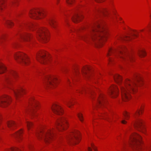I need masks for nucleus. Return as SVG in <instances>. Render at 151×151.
I'll list each match as a JSON object with an SVG mask.
<instances>
[{
	"mask_svg": "<svg viewBox=\"0 0 151 151\" xmlns=\"http://www.w3.org/2000/svg\"><path fill=\"white\" fill-rule=\"evenodd\" d=\"M100 22H97L92 27L91 29L87 34L80 36L86 42L93 41L95 44L101 43L107 37L106 32L103 28Z\"/></svg>",
	"mask_w": 151,
	"mask_h": 151,
	"instance_id": "obj_1",
	"label": "nucleus"
},
{
	"mask_svg": "<svg viewBox=\"0 0 151 151\" xmlns=\"http://www.w3.org/2000/svg\"><path fill=\"white\" fill-rule=\"evenodd\" d=\"M132 79V80L129 79H127L126 80L124 83L125 88L123 86H120L122 99L124 101H126L130 98V95L127 91L130 93L136 91V88L137 86L136 82L140 83H141V81H140L141 80L140 77L138 76L137 74L134 75Z\"/></svg>",
	"mask_w": 151,
	"mask_h": 151,
	"instance_id": "obj_2",
	"label": "nucleus"
},
{
	"mask_svg": "<svg viewBox=\"0 0 151 151\" xmlns=\"http://www.w3.org/2000/svg\"><path fill=\"white\" fill-rule=\"evenodd\" d=\"M55 132L54 129L47 131L41 129L37 132L36 135L39 139L44 140L46 143H49L54 139Z\"/></svg>",
	"mask_w": 151,
	"mask_h": 151,
	"instance_id": "obj_3",
	"label": "nucleus"
},
{
	"mask_svg": "<svg viewBox=\"0 0 151 151\" xmlns=\"http://www.w3.org/2000/svg\"><path fill=\"white\" fill-rule=\"evenodd\" d=\"M115 53H116L120 58L125 61L129 60L131 61L133 58L132 55H129L127 52V49L124 47H121L118 50L110 49L109 50L108 56H109L111 54Z\"/></svg>",
	"mask_w": 151,
	"mask_h": 151,
	"instance_id": "obj_4",
	"label": "nucleus"
},
{
	"mask_svg": "<svg viewBox=\"0 0 151 151\" xmlns=\"http://www.w3.org/2000/svg\"><path fill=\"white\" fill-rule=\"evenodd\" d=\"M141 137L139 134H133L130 137V145L133 151H140L139 145L142 143Z\"/></svg>",
	"mask_w": 151,
	"mask_h": 151,
	"instance_id": "obj_5",
	"label": "nucleus"
},
{
	"mask_svg": "<svg viewBox=\"0 0 151 151\" xmlns=\"http://www.w3.org/2000/svg\"><path fill=\"white\" fill-rule=\"evenodd\" d=\"M66 138L68 143L73 145L78 143L81 140L80 133L77 130L69 133Z\"/></svg>",
	"mask_w": 151,
	"mask_h": 151,
	"instance_id": "obj_6",
	"label": "nucleus"
},
{
	"mask_svg": "<svg viewBox=\"0 0 151 151\" xmlns=\"http://www.w3.org/2000/svg\"><path fill=\"white\" fill-rule=\"evenodd\" d=\"M37 38L43 42H46L48 40V31L45 28H41L37 31Z\"/></svg>",
	"mask_w": 151,
	"mask_h": 151,
	"instance_id": "obj_7",
	"label": "nucleus"
},
{
	"mask_svg": "<svg viewBox=\"0 0 151 151\" xmlns=\"http://www.w3.org/2000/svg\"><path fill=\"white\" fill-rule=\"evenodd\" d=\"M14 58L19 63L27 65L29 62V60L27 56L24 53L18 52L14 55Z\"/></svg>",
	"mask_w": 151,
	"mask_h": 151,
	"instance_id": "obj_8",
	"label": "nucleus"
},
{
	"mask_svg": "<svg viewBox=\"0 0 151 151\" xmlns=\"http://www.w3.org/2000/svg\"><path fill=\"white\" fill-rule=\"evenodd\" d=\"M58 82V80L56 77L54 76H47L45 77L44 83L46 87H54Z\"/></svg>",
	"mask_w": 151,
	"mask_h": 151,
	"instance_id": "obj_9",
	"label": "nucleus"
},
{
	"mask_svg": "<svg viewBox=\"0 0 151 151\" xmlns=\"http://www.w3.org/2000/svg\"><path fill=\"white\" fill-rule=\"evenodd\" d=\"M68 124L67 120L64 117L60 118L56 121V126L57 129L60 131L65 130L67 128Z\"/></svg>",
	"mask_w": 151,
	"mask_h": 151,
	"instance_id": "obj_10",
	"label": "nucleus"
},
{
	"mask_svg": "<svg viewBox=\"0 0 151 151\" xmlns=\"http://www.w3.org/2000/svg\"><path fill=\"white\" fill-rule=\"evenodd\" d=\"M45 12L42 10L33 9L29 12L30 17L34 19L41 18L45 16Z\"/></svg>",
	"mask_w": 151,
	"mask_h": 151,
	"instance_id": "obj_11",
	"label": "nucleus"
},
{
	"mask_svg": "<svg viewBox=\"0 0 151 151\" xmlns=\"http://www.w3.org/2000/svg\"><path fill=\"white\" fill-rule=\"evenodd\" d=\"M30 106L27 110V112L32 116H36L35 108L38 106L37 102L32 98L29 101Z\"/></svg>",
	"mask_w": 151,
	"mask_h": 151,
	"instance_id": "obj_12",
	"label": "nucleus"
},
{
	"mask_svg": "<svg viewBox=\"0 0 151 151\" xmlns=\"http://www.w3.org/2000/svg\"><path fill=\"white\" fill-rule=\"evenodd\" d=\"M11 101V99L9 96L4 95L0 98V106L5 107L10 104Z\"/></svg>",
	"mask_w": 151,
	"mask_h": 151,
	"instance_id": "obj_13",
	"label": "nucleus"
},
{
	"mask_svg": "<svg viewBox=\"0 0 151 151\" xmlns=\"http://www.w3.org/2000/svg\"><path fill=\"white\" fill-rule=\"evenodd\" d=\"M17 76V73L16 72L12 71L9 74L6 76L4 78V80L8 83L11 84L12 82L13 81V77L16 79Z\"/></svg>",
	"mask_w": 151,
	"mask_h": 151,
	"instance_id": "obj_14",
	"label": "nucleus"
},
{
	"mask_svg": "<svg viewBox=\"0 0 151 151\" xmlns=\"http://www.w3.org/2000/svg\"><path fill=\"white\" fill-rule=\"evenodd\" d=\"M36 58L37 60L42 63L45 64L48 62V60L46 59L45 53L44 51H40L37 54Z\"/></svg>",
	"mask_w": 151,
	"mask_h": 151,
	"instance_id": "obj_15",
	"label": "nucleus"
},
{
	"mask_svg": "<svg viewBox=\"0 0 151 151\" xmlns=\"http://www.w3.org/2000/svg\"><path fill=\"white\" fill-rule=\"evenodd\" d=\"M53 112L57 115H60L63 114V110L61 106L57 104H54L51 107Z\"/></svg>",
	"mask_w": 151,
	"mask_h": 151,
	"instance_id": "obj_16",
	"label": "nucleus"
},
{
	"mask_svg": "<svg viewBox=\"0 0 151 151\" xmlns=\"http://www.w3.org/2000/svg\"><path fill=\"white\" fill-rule=\"evenodd\" d=\"M134 126L138 130L144 133L145 132V129L144 127L142 120L140 119H138L135 122Z\"/></svg>",
	"mask_w": 151,
	"mask_h": 151,
	"instance_id": "obj_17",
	"label": "nucleus"
},
{
	"mask_svg": "<svg viewBox=\"0 0 151 151\" xmlns=\"http://www.w3.org/2000/svg\"><path fill=\"white\" fill-rule=\"evenodd\" d=\"M119 90L117 87L115 86H111L109 89V94L112 97L115 98L118 94Z\"/></svg>",
	"mask_w": 151,
	"mask_h": 151,
	"instance_id": "obj_18",
	"label": "nucleus"
},
{
	"mask_svg": "<svg viewBox=\"0 0 151 151\" xmlns=\"http://www.w3.org/2000/svg\"><path fill=\"white\" fill-rule=\"evenodd\" d=\"M82 15L80 13L76 12L71 17L74 23L79 22L82 18Z\"/></svg>",
	"mask_w": 151,
	"mask_h": 151,
	"instance_id": "obj_19",
	"label": "nucleus"
},
{
	"mask_svg": "<svg viewBox=\"0 0 151 151\" xmlns=\"http://www.w3.org/2000/svg\"><path fill=\"white\" fill-rule=\"evenodd\" d=\"M47 21L51 27L54 29V31L55 32H57L58 29L57 28L56 22L54 19L52 18L51 17L48 19Z\"/></svg>",
	"mask_w": 151,
	"mask_h": 151,
	"instance_id": "obj_20",
	"label": "nucleus"
},
{
	"mask_svg": "<svg viewBox=\"0 0 151 151\" xmlns=\"http://www.w3.org/2000/svg\"><path fill=\"white\" fill-rule=\"evenodd\" d=\"M10 88L13 90L15 96L17 99L18 97H19L22 93H24V90L22 88L16 89H14V88Z\"/></svg>",
	"mask_w": 151,
	"mask_h": 151,
	"instance_id": "obj_21",
	"label": "nucleus"
},
{
	"mask_svg": "<svg viewBox=\"0 0 151 151\" xmlns=\"http://www.w3.org/2000/svg\"><path fill=\"white\" fill-rule=\"evenodd\" d=\"M106 102L105 98L102 94L100 95L98 99V103L97 105V106L100 107L104 105V103Z\"/></svg>",
	"mask_w": 151,
	"mask_h": 151,
	"instance_id": "obj_22",
	"label": "nucleus"
},
{
	"mask_svg": "<svg viewBox=\"0 0 151 151\" xmlns=\"http://www.w3.org/2000/svg\"><path fill=\"white\" fill-rule=\"evenodd\" d=\"M20 37L23 41L28 42L29 41L32 36L30 34L25 33L23 35H21Z\"/></svg>",
	"mask_w": 151,
	"mask_h": 151,
	"instance_id": "obj_23",
	"label": "nucleus"
},
{
	"mask_svg": "<svg viewBox=\"0 0 151 151\" xmlns=\"http://www.w3.org/2000/svg\"><path fill=\"white\" fill-rule=\"evenodd\" d=\"M91 70V68L88 66L84 67L82 70V72L86 75V76L88 78L89 77V75L88 72Z\"/></svg>",
	"mask_w": 151,
	"mask_h": 151,
	"instance_id": "obj_24",
	"label": "nucleus"
},
{
	"mask_svg": "<svg viewBox=\"0 0 151 151\" xmlns=\"http://www.w3.org/2000/svg\"><path fill=\"white\" fill-rule=\"evenodd\" d=\"M7 125L11 129H14L16 127V124L12 121H9L7 122Z\"/></svg>",
	"mask_w": 151,
	"mask_h": 151,
	"instance_id": "obj_25",
	"label": "nucleus"
},
{
	"mask_svg": "<svg viewBox=\"0 0 151 151\" xmlns=\"http://www.w3.org/2000/svg\"><path fill=\"white\" fill-rule=\"evenodd\" d=\"M97 12L98 14L101 13L105 16H107L110 14V13L108 11L107 9H98Z\"/></svg>",
	"mask_w": 151,
	"mask_h": 151,
	"instance_id": "obj_26",
	"label": "nucleus"
},
{
	"mask_svg": "<svg viewBox=\"0 0 151 151\" xmlns=\"http://www.w3.org/2000/svg\"><path fill=\"white\" fill-rule=\"evenodd\" d=\"M113 77L114 78L115 81L118 84L120 85L122 83V78L119 75L116 74L115 75H114Z\"/></svg>",
	"mask_w": 151,
	"mask_h": 151,
	"instance_id": "obj_27",
	"label": "nucleus"
},
{
	"mask_svg": "<svg viewBox=\"0 0 151 151\" xmlns=\"http://www.w3.org/2000/svg\"><path fill=\"white\" fill-rule=\"evenodd\" d=\"M25 26L26 27H28L32 30L34 29L37 26L36 24H33L32 23H30L27 24L25 25Z\"/></svg>",
	"mask_w": 151,
	"mask_h": 151,
	"instance_id": "obj_28",
	"label": "nucleus"
},
{
	"mask_svg": "<svg viewBox=\"0 0 151 151\" xmlns=\"http://www.w3.org/2000/svg\"><path fill=\"white\" fill-rule=\"evenodd\" d=\"M6 70V68L4 65L3 63L0 64V74L4 73Z\"/></svg>",
	"mask_w": 151,
	"mask_h": 151,
	"instance_id": "obj_29",
	"label": "nucleus"
},
{
	"mask_svg": "<svg viewBox=\"0 0 151 151\" xmlns=\"http://www.w3.org/2000/svg\"><path fill=\"white\" fill-rule=\"evenodd\" d=\"M22 131L21 129L19 132H17L14 135V137L17 139L20 138L21 139L22 136Z\"/></svg>",
	"mask_w": 151,
	"mask_h": 151,
	"instance_id": "obj_30",
	"label": "nucleus"
},
{
	"mask_svg": "<svg viewBox=\"0 0 151 151\" xmlns=\"http://www.w3.org/2000/svg\"><path fill=\"white\" fill-rule=\"evenodd\" d=\"M132 38L128 36H125L124 37H122L121 36H119L117 38V39L118 40H130Z\"/></svg>",
	"mask_w": 151,
	"mask_h": 151,
	"instance_id": "obj_31",
	"label": "nucleus"
},
{
	"mask_svg": "<svg viewBox=\"0 0 151 151\" xmlns=\"http://www.w3.org/2000/svg\"><path fill=\"white\" fill-rule=\"evenodd\" d=\"M139 56L141 57L145 56L146 55V52L144 50H142L139 51L138 53Z\"/></svg>",
	"mask_w": 151,
	"mask_h": 151,
	"instance_id": "obj_32",
	"label": "nucleus"
},
{
	"mask_svg": "<svg viewBox=\"0 0 151 151\" xmlns=\"http://www.w3.org/2000/svg\"><path fill=\"white\" fill-rule=\"evenodd\" d=\"M143 109L142 108H141V109L138 110L137 111L135 114H134V117H136V116H137V115H139L140 114V113L142 114L143 112Z\"/></svg>",
	"mask_w": 151,
	"mask_h": 151,
	"instance_id": "obj_33",
	"label": "nucleus"
},
{
	"mask_svg": "<svg viewBox=\"0 0 151 151\" xmlns=\"http://www.w3.org/2000/svg\"><path fill=\"white\" fill-rule=\"evenodd\" d=\"M5 23L7 25L10 27L12 26L14 24L12 22L8 20H6Z\"/></svg>",
	"mask_w": 151,
	"mask_h": 151,
	"instance_id": "obj_34",
	"label": "nucleus"
},
{
	"mask_svg": "<svg viewBox=\"0 0 151 151\" xmlns=\"http://www.w3.org/2000/svg\"><path fill=\"white\" fill-rule=\"evenodd\" d=\"M26 123L27 127L28 129L32 127L33 125L32 122L28 121H26Z\"/></svg>",
	"mask_w": 151,
	"mask_h": 151,
	"instance_id": "obj_35",
	"label": "nucleus"
},
{
	"mask_svg": "<svg viewBox=\"0 0 151 151\" xmlns=\"http://www.w3.org/2000/svg\"><path fill=\"white\" fill-rule=\"evenodd\" d=\"M4 0H0V10H2L3 7L4 6Z\"/></svg>",
	"mask_w": 151,
	"mask_h": 151,
	"instance_id": "obj_36",
	"label": "nucleus"
},
{
	"mask_svg": "<svg viewBox=\"0 0 151 151\" xmlns=\"http://www.w3.org/2000/svg\"><path fill=\"white\" fill-rule=\"evenodd\" d=\"M77 115L79 119L80 120L81 122H83V118L82 114L81 113H78L77 114Z\"/></svg>",
	"mask_w": 151,
	"mask_h": 151,
	"instance_id": "obj_37",
	"label": "nucleus"
},
{
	"mask_svg": "<svg viewBox=\"0 0 151 151\" xmlns=\"http://www.w3.org/2000/svg\"><path fill=\"white\" fill-rule=\"evenodd\" d=\"M123 115L125 117V119H128L129 118V114L127 112H125L123 113Z\"/></svg>",
	"mask_w": 151,
	"mask_h": 151,
	"instance_id": "obj_38",
	"label": "nucleus"
},
{
	"mask_svg": "<svg viewBox=\"0 0 151 151\" xmlns=\"http://www.w3.org/2000/svg\"><path fill=\"white\" fill-rule=\"evenodd\" d=\"M7 151H21V150L18 148L15 147L12 148L10 150H7Z\"/></svg>",
	"mask_w": 151,
	"mask_h": 151,
	"instance_id": "obj_39",
	"label": "nucleus"
},
{
	"mask_svg": "<svg viewBox=\"0 0 151 151\" xmlns=\"http://www.w3.org/2000/svg\"><path fill=\"white\" fill-rule=\"evenodd\" d=\"M66 2L69 5L72 4L74 1V0H66Z\"/></svg>",
	"mask_w": 151,
	"mask_h": 151,
	"instance_id": "obj_40",
	"label": "nucleus"
},
{
	"mask_svg": "<svg viewBox=\"0 0 151 151\" xmlns=\"http://www.w3.org/2000/svg\"><path fill=\"white\" fill-rule=\"evenodd\" d=\"M66 104L69 107H70V104L73 105V104L71 101H67L66 102Z\"/></svg>",
	"mask_w": 151,
	"mask_h": 151,
	"instance_id": "obj_41",
	"label": "nucleus"
},
{
	"mask_svg": "<svg viewBox=\"0 0 151 151\" xmlns=\"http://www.w3.org/2000/svg\"><path fill=\"white\" fill-rule=\"evenodd\" d=\"M74 70L75 73L76 74H77L78 72V68L77 66L75 67V68H74Z\"/></svg>",
	"mask_w": 151,
	"mask_h": 151,
	"instance_id": "obj_42",
	"label": "nucleus"
},
{
	"mask_svg": "<svg viewBox=\"0 0 151 151\" xmlns=\"http://www.w3.org/2000/svg\"><path fill=\"white\" fill-rule=\"evenodd\" d=\"M83 27H82L81 28H78V29H74V31L75 32L77 33L78 32H79V31H81V30H82L83 29Z\"/></svg>",
	"mask_w": 151,
	"mask_h": 151,
	"instance_id": "obj_43",
	"label": "nucleus"
},
{
	"mask_svg": "<svg viewBox=\"0 0 151 151\" xmlns=\"http://www.w3.org/2000/svg\"><path fill=\"white\" fill-rule=\"evenodd\" d=\"M91 146L95 151H98L96 149V147L93 145L92 144Z\"/></svg>",
	"mask_w": 151,
	"mask_h": 151,
	"instance_id": "obj_44",
	"label": "nucleus"
},
{
	"mask_svg": "<svg viewBox=\"0 0 151 151\" xmlns=\"http://www.w3.org/2000/svg\"><path fill=\"white\" fill-rule=\"evenodd\" d=\"M83 91V92H85L86 91V90L85 89H83L79 91V92L81 93H82Z\"/></svg>",
	"mask_w": 151,
	"mask_h": 151,
	"instance_id": "obj_45",
	"label": "nucleus"
},
{
	"mask_svg": "<svg viewBox=\"0 0 151 151\" xmlns=\"http://www.w3.org/2000/svg\"><path fill=\"white\" fill-rule=\"evenodd\" d=\"M95 1L98 3H100L104 1L105 0H95Z\"/></svg>",
	"mask_w": 151,
	"mask_h": 151,
	"instance_id": "obj_46",
	"label": "nucleus"
},
{
	"mask_svg": "<svg viewBox=\"0 0 151 151\" xmlns=\"http://www.w3.org/2000/svg\"><path fill=\"white\" fill-rule=\"evenodd\" d=\"M4 35H2L0 37V43H1V40L4 39Z\"/></svg>",
	"mask_w": 151,
	"mask_h": 151,
	"instance_id": "obj_47",
	"label": "nucleus"
},
{
	"mask_svg": "<svg viewBox=\"0 0 151 151\" xmlns=\"http://www.w3.org/2000/svg\"><path fill=\"white\" fill-rule=\"evenodd\" d=\"M123 124H125L126 123H127V122L124 120H122V122H121Z\"/></svg>",
	"mask_w": 151,
	"mask_h": 151,
	"instance_id": "obj_48",
	"label": "nucleus"
},
{
	"mask_svg": "<svg viewBox=\"0 0 151 151\" xmlns=\"http://www.w3.org/2000/svg\"><path fill=\"white\" fill-rule=\"evenodd\" d=\"M88 151H92L90 147L88 148Z\"/></svg>",
	"mask_w": 151,
	"mask_h": 151,
	"instance_id": "obj_49",
	"label": "nucleus"
},
{
	"mask_svg": "<svg viewBox=\"0 0 151 151\" xmlns=\"http://www.w3.org/2000/svg\"><path fill=\"white\" fill-rule=\"evenodd\" d=\"M132 35V36H134V37H137V36L135 34H133Z\"/></svg>",
	"mask_w": 151,
	"mask_h": 151,
	"instance_id": "obj_50",
	"label": "nucleus"
},
{
	"mask_svg": "<svg viewBox=\"0 0 151 151\" xmlns=\"http://www.w3.org/2000/svg\"><path fill=\"white\" fill-rule=\"evenodd\" d=\"M32 148V146H30L29 147V149L30 150H31V149Z\"/></svg>",
	"mask_w": 151,
	"mask_h": 151,
	"instance_id": "obj_51",
	"label": "nucleus"
},
{
	"mask_svg": "<svg viewBox=\"0 0 151 151\" xmlns=\"http://www.w3.org/2000/svg\"><path fill=\"white\" fill-rule=\"evenodd\" d=\"M112 12H113V13L114 14V15H116V13L115 12H114V11H112Z\"/></svg>",
	"mask_w": 151,
	"mask_h": 151,
	"instance_id": "obj_52",
	"label": "nucleus"
},
{
	"mask_svg": "<svg viewBox=\"0 0 151 151\" xmlns=\"http://www.w3.org/2000/svg\"><path fill=\"white\" fill-rule=\"evenodd\" d=\"M149 151H151V147H150V148L149 149Z\"/></svg>",
	"mask_w": 151,
	"mask_h": 151,
	"instance_id": "obj_53",
	"label": "nucleus"
},
{
	"mask_svg": "<svg viewBox=\"0 0 151 151\" xmlns=\"http://www.w3.org/2000/svg\"><path fill=\"white\" fill-rule=\"evenodd\" d=\"M21 14V13H19L18 14H17V16H19V15Z\"/></svg>",
	"mask_w": 151,
	"mask_h": 151,
	"instance_id": "obj_54",
	"label": "nucleus"
},
{
	"mask_svg": "<svg viewBox=\"0 0 151 151\" xmlns=\"http://www.w3.org/2000/svg\"><path fill=\"white\" fill-rule=\"evenodd\" d=\"M16 45H17V44H16V43H15L14 44V46H15Z\"/></svg>",
	"mask_w": 151,
	"mask_h": 151,
	"instance_id": "obj_55",
	"label": "nucleus"
},
{
	"mask_svg": "<svg viewBox=\"0 0 151 151\" xmlns=\"http://www.w3.org/2000/svg\"><path fill=\"white\" fill-rule=\"evenodd\" d=\"M143 31V29H142V30H140L141 32H142V31Z\"/></svg>",
	"mask_w": 151,
	"mask_h": 151,
	"instance_id": "obj_56",
	"label": "nucleus"
},
{
	"mask_svg": "<svg viewBox=\"0 0 151 151\" xmlns=\"http://www.w3.org/2000/svg\"><path fill=\"white\" fill-rule=\"evenodd\" d=\"M109 60L110 61H111V59H109Z\"/></svg>",
	"mask_w": 151,
	"mask_h": 151,
	"instance_id": "obj_57",
	"label": "nucleus"
},
{
	"mask_svg": "<svg viewBox=\"0 0 151 151\" xmlns=\"http://www.w3.org/2000/svg\"><path fill=\"white\" fill-rule=\"evenodd\" d=\"M69 80H68H68H67L68 82H68H69Z\"/></svg>",
	"mask_w": 151,
	"mask_h": 151,
	"instance_id": "obj_58",
	"label": "nucleus"
}]
</instances>
